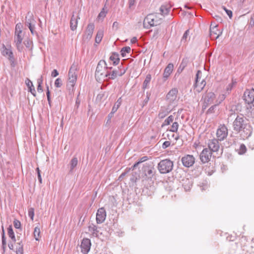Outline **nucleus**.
<instances>
[{
    "label": "nucleus",
    "mask_w": 254,
    "mask_h": 254,
    "mask_svg": "<svg viewBox=\"0 0 254 254\" xmlns=\"http://www.w3.org/2000/svg\"><path fill=\"white\" fill-rule=\"evenodd\" d=\"M233 129L240 133L241 137L245 139L251 135L252 129L248 121L243 115H237L233 123Z\"/></svg>",
    "instance_id": "obj_1"
},
{
    "label": "nucleus",
    "mask_w": 254,
    "mask_h": 254,
    "mask_svg": "<svg viewBox=\"0 0 254 254\" xmlns=\"http://www.w3.org/2000/svg\"><path fill=\"white\" fill-rule=\"evenodd\" d=\"M109 67L105 61L100 60L97 64L95 71V76L96 79L105 80L107 75Z\"/></svg>",
    "instance_id": "obj_2"
},
{
    "label": "nucleus",
    "mask_w": 254,
    "mask_h": 254,
    "mask_svg": "<svg viewBox=\"0 0 254 254\" xmlns=\"http://www.w3.org/2000/svg\"><path fill=\"white\" fill-rule=\"evenodd\" d=\"M77 65L76 64H72L68 72V79L66 87L69 92H73L74 86L77 79V73L76 72Z\"/></svg>",
    "instance_id": "obj_3"
},
{
    "label": "nucleus",
    "mask_w": 254,
    "mask_h": 254,
    "mask_svg": "<svg viewBox=\"0 0 254 254\" xmlns=\"http://www.w3.org/2000/svg\"><path fill=\"white\" fill-rule=\"evenodd\" d=\"M160 14L151 13L147 15L143 21V26L145 28H149L151 26H157L160 24L161 17H159Z\"/></svg>",
    "instance_id": "obj_4"
},
{
    "label": "nucleus",
    "mask_w": 254,
    "mask_h": 254,
    "mask_svg": "<svg viewBox=\"0 0 254 254\" xmlns=\"http://www.w3.org/2000/svg\"><path fill=\"white\" fill-rule=\"evenodd\" d=\"M173 162L169 159L161 160L158 164V169L161 174H167L173 169Z\"/></svg>",
    "instance_id": "obj_5"
},
{
    "label": "nucleus",
    "mask_w": 254,
    "mask_h": 254,
    "mask_svg": "<svg viewBox=\"0 0 254 254\" xmlns=\"http://www.w3.org/2000/svg\"><path fill=\"white\" fill-rule=\"evenodd\" d=\"M126 71V69L124 68L122 69L119 67L113 68L112 67H109L106 79H115L118 76L124 75Z\"/></svg>",
    "instance_id": "obj_6"
},
{
    "label": "nucleus",
    "mask_w": 254,
    "mask_h": 254,
    "mask_svg": "<svg viewBox=\"0 0 254 254\" xmlns=\"http://www.w3.org/2000/svg\"><path fill=\"white\" fill-rule=\"evenodd\" d=\"M202 72L200 70H198L196 74L195 82L194 84V88L196 91L200 92L202 90L206 85V82L204 79L201 80Z\"/></svg>",
    "instance_id": "obj_7"
},
{
    "label": "nucleus",
    "mask_w": 254,
    "mask_h": 254,
    "mask_svg": "<svg viewBox=\"0 0 254 254\" xmlns=\"http://www.w3.org/2000/svg\"><path fill=\"white\" fill-rule=\"evenodd\" d=\"M21 27V24H17L15 26L14 42L17 48L20 45L23 40V35Z\"/></svg>",
    "instance_id": "obj_8"
},
{
    "label": "nucleus",
    "mask_w": 254,
    "mask_h": 254,
    "mask_svg": "<svg viewBox=\"0 0 254 254\" xmlns=\"http://www.w3.org/2000/svg\"><path fill=\"white\" fill-rule=\"evenodd\" d=\"M36 21L33 18V15L30 12H28L25 17V25L28 27L31 33L34 34Z\"/></svg>",
    "instance_id": "obj_9"
},
{
    "label": "nucleus",
    "mask_w": 254,
    "mask_h": 254,
    "mask_svg": "<svg viewBox=\"0 0 254 254\" xmlns=\"http://www.w3.org/2000/svg\"><path fill=\"white\" fill-rule=\"evenodd\" d=\"M228 135V128L224 125H221L218 128L216 136L219 141L224 140Z\"/></svg>",
    "instance_id": "obj_10"
},
{
    "label": "nucleus",
    "mask_w": 254,
    "mask_h": 254,
    "mask_svg": "<svg viewBox=\"0 0 254 254\" xmlns=\"http://www.w3.org/2000/svg\"><path fill=\"white\" fill-rule=\"evenodd\" d=\"M212 156V152L208 148H204L200 153L199 157L202 163H207L210 161Z\"/></svg>",
    "instance_id": "obj_11"
},
{
    "label": "nucleus",
    "mask_w": 254,
    "mask_h": 254,
    "mask_svg": "<svg viewBox=\"0 0 254 254\" xmlns=\"http://www.w3.org/2000/svg\"><path fill=\"white\" fill-rule=\"evenodd\" d=\"M143 171L144 175L148 179H152L156 172L154 167L148 164L144 165Z\"/></svg>",
    "instance_id": "obj_12"
},
{
    "label": "nucleus",
    "mask_w": 254,
    "mask_h": 254,
    "mask_svg": "<svg viewBox=\"0 0 254 254\" xmlns=\"http://www.w3.org/2000/svg\"><path fill=\"white\" fill-rule=\"evenodd\" d=\"M244 100L248 104H251L254 101V89H247L244 94Z\"/></svg>",
    "instance_id": "obj_13"
},
{
    "label": "nucleus",
    "mask_w": 254,
    "mask_h": 254,
    "mask_svg": "<svg viewBox=\"0 0 254 254\" xmlns=\"http://www.w3.org/2000/svg\"><path fill=\"white\" fill-rule=\"evenodd\" d=\"M183 165L187 168L192 166L195 162V158L191 155H186L181 159Z\"/></svg>",
    "instance_id": "obj_14"
},
{
    "label": "nucleus",
    "mask_w": 254,
    "mask_h": 254,
    "mask_svg": "<svg viewBox=\"0 0 254 254\" xmlns=\"http://www.w3.org/2000/svg\"><path fill=\"white\" fill-rule=\"evenodd\" d=\"M106 217V212L104 207L98 209L96 213V222L97 224H101L104 222Z\"/></svg>",
    "instance_id": "obj_15"
},
{
    "label": "nucleus",
    "mask_w": 254,
    "mask_h": 254,
    "mask_svg": "<svg viewBox=\"0 0 254 254\" xmlns=\"http://www.w3.org/2000/svg\"><path fill=\"white\" fill-rule=\"evenodd\" d=\"M208 149L211 152H217L219 150L220 145L219 140L216 138L210 139L208 142Z\"/></svg>",
    "instance_id": "obj_16"
},
{
    "label": "nucleus",
    "mask_w": 254,
    "mask_h": 254,
    "mask_svg": "<svg viewBox=\"0 0 254 254\" xmlns=\"http://www.w3.org/2000/svg\"><path fill=\"white\" fill-rule=\"evenodd\" d=\"M95 25L93 23H91L88 24L85 33L83 35V39L84 40H89L92 36Z\"/></svg>",
    "instance_id": "obj_17"
},
{
    "label": "nucleus",
    "mask_w": 254,
    "mask_h": 254,
    "mask_svg": "<svg viewBox=\"0 0 254 254\" xmlns=\"http://www.w3.org/2000/svg\"><path fill=\"white\" fill-rule=\"evenodd\" d=\"M91 245V242L89 239H83L81 244L82 253L84 254H87L90 251Z\"/></svg>",
    "instance_id": "obj_18"
},
{
    "label": "nucleus",
    "mask_w": 254,
    "mask_h": 254,
    "mask_svg": "<svg viewBox=\"0 0 254 254\" xmlns=\"http://www.w3.org/2000/svg\"><path fill=\"white\" fill-rule=\"evenodd\" d=\"M178 92L177 88L172 89L166 95L167 101L170 103H173L177 98Z\"/></svg>",
    "instance_id": "obj_19"
},
{
    "label": "nucleus",
    "mask_w": 254,
    "mask_h": 254,
    "mask_svg": "<svg viewBox=\"0 0 254 254\" xmlns=\"http://www.w3.org/2000/svg\"><path fill=\"white\" fill-rule=\"evenodd\" d=\"M221 33L222 32L218 30L217 25L211 24L210 27V36L212 39L218 38Z\"/></svg>",
    "instance_id": "obj_20"
},
{
    "label": "nucleus",
    "mask_w": 254,
    "mask_h": 254,
    "mask_svg": "<svg viewBox=\"0 0 254 254\" xmlns=\"http://www.w3.org/2000/svg\"><path fill=\"white\" fill-rule=\"evenodd\" d=\"M174 65L170 63L165 67L163 73V78L166 80L170 75L173 70Z\"/></svg>",
    "instance_id": "obj_21"
},
{
    "label": "nucleus",
    "mask_w": 254,
    "mask_h": 254,
    "mask_svg": "<svg viewBox=\"0 0 254 254\" xmlns=\"http://www.w3.org/2000/svg\"><path fill=\"white\" fill-rule=\"evenodd\" d=\"M2 54L3 56L7 58L12 63L14 62L13 53L10 49L6 48L3 46V49L2 51Z\"/></svg>",
    "instance_id": "obj_22"
},
{
    "label": "nucleus",
    "mask_w": 254,
    "mask_h": 254,
    "mask_svg": "<svg viewBox=\"0 0 254 254\" xmlns=\"http://www.w3.org/2000/svg\"><path fill=\"white\" fill-rule=\"evenodd\" d=\"M215 98V94L213 92H209L206 94V97L204 99V102L206 104L209 105L213 103Z\"/></svg>",
    "instance_id": "obj_23"
},
{
    "label": "nucleus",
    "mask_w": 254,
    "mask_h": 254,
    "mask_svg": "<svg viewBox=\"0 0 254 254\" xmlns=\"http://www.w3.org/2000/svg\"><path fill=\"white\" fill-rule=\"evenodd\" d=\"M77 19V17L74 16V15L72 16L70 22V27L71 30L74 31L76 29L78 23Z\"/></svg>",
    "instance_id": "obj_24"
},
{
    "label": "nucleus",
    "mask_w": 254,
    "mask_h": 254,
    "mask_svg": "<svg viewBox=\"0 0 254 254\" xmlns=\"http://www.w3.org/2000/svg\"><path fill=\"white\" fill-rule=\"evenodd\" d=\"M110 60L113 62L114 65H117L120 61L119 55L117 53H113L110 57Z\"/></svg>",
    "instance_id": "obj_25"
},
{
    "label": "nucleus",
    "mask_w": 254,
    "mask_h": 254,
    "mask_svg": "<svg viewBox=\"0 0 254 254\" xmlns=\"http://www.w3.org/2000/svg\"><path fill=\"white\" fill-rule=\"evenodd\" d=\"M183 186L186 191L189 190L192 186V182L188 179L183 180Z\"/></svg>",
    "instance_id": "obj_26"
},
{
    "label": "nucleus",
    "mask_w": 254,
    "mask_h": 254,
    "mask_svg": "<svg viewBox=\"0 0 254 254\" xmlns=\"http://www.w3.org/2000/svg\"><path fill=\"white\" fill-rule=\"evenodd\" d=\"M104 35V31L102 29L99 30L97 33L96 37H95V42L97 43H99L103 38Z\"/></svg>",
    "instance_id": "obj_27"
},
{
    "label": "nucleus",
    "mask_w": 254,
    "mask_h": 254,
    "mask_svg": "<svg viewBox=\"0 0 254 254\" xmlns=\"http://www.w3.org/2000/svg\"><path fill=\"white\" fill-rule=\"evenodd\" d=\"M151 79V76L148 74L146 75L145 80L143 83L142 88L145 89L148 87V84L150 83Z\"/></svg>",
    "instance_id": "obj_28"
},
{
    "label": "nucleus",
    "mask_w": 254,
    "mask_h": 254,
    "mask_svg": "<svg viewBox=\"0 0 254 254\" xmlns=\"http://www.w3.org/2000/svg\"><path fill=\"white\" fill-rule=\"evenodd\" d=\"M78 163L77 158L73 157L70 162V170L69 172H72L74 168L77 166Z\"/></svg>",
    "instance_id": "obj_29"
},
{
    "label": "nucleus",
    "mask_w": 254,
    "mask_h": 254,
    "mask_svg": "<svg viewBox=\"0 0 254 254\" xmlns=\"http://www.w3.org/2000/svg\"><path fill=\"white\" fill-rule=\"evenodd\" d=\"M7 233L8 236L9 238L11 239L13 243H15L16 242V238L15 237V235L14 234V232L13 231L12 228L11 226H10L8 229H7Z\"/></svg>",
    "instance_id": "obj_30"
},
{
    "label": "nucleus",
    "mask_w": 254,
    "mask_h": 254,
    "mask_svg": "<svg viewBox=\"0 0 254 254\" xmlns=\"http://www.w3.org/2000/svg\"><path fill=\"white\" fill-rule=\"evenodd\" d=\"M122 102V98H119L112 108L113 112H116L121 105Z\"/></svg>",
    "instance_id": "obj_31"
},
{
    "label": "nucleus",
    "mask_w": 254,
    "mask_h": 254,
    "mask_svg": "<svg viewBox=\"0 0 254 254\" xmlns=\"http://www.w3.org/2000/svg\"><path fill=\"white\" fill-rule=\"evenodd\" d=\"M17 244L18 246L16 247L15 251L16 254H23V248L21 241L17 243Z\"/></svg>",
    "instance_id": "obj_32"
},
{
    "label": "nucleus",
    "mask_w": 254,
    "mask_h": 254,
    "mask_svg": "<svg viewBox=\"0 0 254 254\" xmlns=\"http://www.w3.org/2000/svg\"><path fill=\"white\" fill-rule=\"evenodd\" d=\"M160 11L161 12V15L162 16H164L169 13V8H167L165 5H162L160 8Z\"/></svg>",
    "instance_id": "obj_33"
},
{
    "label": "nucleus",
    "mask_w": 254,
    "mask_h": 254,
    "mask_svg": "<svg viewBox=\"0 0 254 254\" xmlns=\"http://www.w3.org/2000/svg\"><path fill=\"white\" fill-rule=\"evenodd\" d=\"M130 48L128 46L123 47L121 51V54L123 57H126L127 53H129Z\"/></svg>",
    "instance_id": "obj_34"
},
{
    "label": "nucleus",
    "mask_w": 254,
    "mask_h": 254,
    "mask_svg": "<svg viewBox=\"0 0 254 254\" xmlns=\"http://www.w3.org/2000/svg\"><path fill=\"white\" fill-rule=\"evenodd\" d=\"M174 120V117L172 115L169 116L165 121L162 125V127L164 126H167L172 123Z\"/></svg>",
    "instance_id": "obj_35"
},
{
    "label": "nucleus",
    "mask_w": 254,
    "mask_h": 254,
    "mask_svg": "<svg viewBox=\"0 0 254 254\" xmlns=\"http://www.w3.org/2000/svg\"><path fill=\"white\" fill-rule=\"evenodd\" d=\"M40 235V229L38 227H36L34 231V236L36 241L39 240V237Z\"/></svg>",
    "instance_id": "obj_36"
},
{
    "label": "nucleus",
    "mask_w": 254,
    "mask_h": 254,
    "mask_svg": "<svg viewBox=\"0 0 254 254\" xmlns=\"http://www.w3.org/2000/svg\"><path fill=\"white\" fill-rule=\"evenodd\" d=\"M89 231L92 232L93 234L97 235L98 231L97 230V227L93 224L89 226Z\"/></svg>",
    "instance_id": "obj_37"
},
{
    "label": "nucleus",
    "mask_w": 254,
    "mask_h": 254,
    "mask_svg": "<svg viewBox=\"0 0 254 254\" xmlns=\"http://www.w3.org/2000/svg\"><path fill=\"white\" fill-rule=\"evenodd\" d=\"M1 243H2V247L3 251V253H4L6 249V239L4 236V231L3 230V234L1 237Z\"/></svg>",
    "instance_id": "obj_38"
},
{
    "label": "nucleus",
    "mask_w": 254,
    "mask_h": 254,
    "mask_svg": "<svg viewBox=\"0 0 254 254\" xmlns=\"http://www.w3.org/2000/svg\"><path fill=\"white\" fill-rule=\"evenodd\" d=\"M179 127V124L177 122H174L171 126L170 130L173 132H177Z\"/></svg>",
    "instance_id": "obj_39"
},
{
    "label": "nucleus",
    "mask_w": 254,
    "mask_h": 254,
    "mask_svg": "<svg viewBox=\"0 0 254 254\" xmlns=\"http://www.w3.org/2000/svg\"><path fill=\"white\" fill-rule=\"evenodd\" d=\"M107 12H105L104 11V8H103L102 10V11L99 13L98 16V19L99 20H103V19L105 18V17L106 15Z\"/></svg>",
    "instance_id": "obj_40"
},
{
    "label": "nucleus",
    "mask_w": 254,
    "mask_h": 254,
    "mask_svg": "<svg viewBox=\"0 0 254 254\" xmlns=\"http://www.w3.org/2000/svg\"><path fill=\"white\" fill-rule=\"evenodd\" d=\"M42 82H43V79H42V77L41 78L38 79L37 83L38 84V85L37 87V91H38V92H39L40 93L42 92V91H43L42 87L41 86Z\"/></svg>",
    "instance_id": "obj_41"
},
{
    "label": "nucleus",
    "mask_w": 254,
    "mask_h": 254,
    "mask_svg": "<svg viewBox=\"0 0 254 254\" xmlns=\"http://www.w3.org/2000/svg\"><path fill=\"white\" fill-rule=\"evenodd\" d=\"M28 216L30 218L31 220H33L34 216V209L32 207L29 208L28 209Z\"/></svg>",
    "instance_id": "obj_42"
},
{
    "label": "nucleus",
    "mask_w": 254,
    "mask_h": 254,
    "mask_svg": "<svg viewBox=\"0 0 254 254\" xmlns=\"http://www.w3.org/2000/svg\"><path fill=\"white\" fill-rule=\"evenodd\" d=\"M63 84V81L60 78H58L56 79L55 81V86L57 88H60L62 86Z\"/></svg>",
    "instance_id": "obj_43"
},
{
    "label": "nucleus",
    "mask_w": 254,
    "mask_h": 254,
    "mask_svg": "<svg viewBox=\"0 0 254 254\" xmlns=\"http://www.w3.org/2000/svg\"><path fill=\"white\" fill-rule=\"evenodd\" d=\"M190 34V31L189 30H187L185 31V33L184 34L183 37L182 38V42H186L188 40V36Z\"/></svg>",
    "instance_id": "obj_44"
},
{
    "label": "nucleus",
    "mask_w": 254,
    "mask_h": 254,
    "mask_svg": "<svg viewBox=\"0 0 254 254\" xmlns=\"http://www.w3.org/2000/svg\"><path fill=\"white\" fill-rule=\"evenodd\" d=\"M246 150L247 148L246 146L244 144H242L240 146L239 153L240 154H243L246 152Z\"/></svg>",
    "instance_id": "obj_45"
},
{
    "label": "nucleus",
    "mask_w": 254,
    "mask_h": 254,
    "mask_svg": "<svg viewBox=\"0 0 254 254\" xmlns=\"http://www.w3.org/2000/svg\"><path fill=\"white\" fill-rule=\"evenodd\" d=\"M225 98V95L224 94L220 95L218 97V100H217V105L220 104Z\"/></svg>",
    "instance_id": "obj_46"
},
{
    "label": "nucleus",
    "mask_w": 254,
    "mask_h": 254,
    "mask_svg": "<svg viewBox=\"0 0 254 254\" xmlns=\"http://www.w3.org/2000/svg\"><path fill=\"white\" fill-rule=\"evenodd\" d=\"M160 31V30L159 29L155 30L152 36V38L154 39H156L158 37Z\"/></svg>",
    "instance_id": "obj_47"
},
{
    "label": "nucleus",
    "mask_w": 254,
    "mask_h": 254,
    "mask_svg": "<svg viewBox=\"0 0 254 254\" xmlns=\"http://www.w3.org/2000/svg\"><path fill=\"white\" fill-rule=\"evenodd\" d=\"M187 65V60L183 59L182 62L181 63L179 67V70L181 68V70H182Z\"/></svg>",
    "instance_id": "obj_48"
},
{
    "label": "nucleus",
    "mask_w": 254,
    "mask_h": 254,
    "mask_svg": "<svg viewBox=\"0 0 254 254\" xmlns=\"http://www.w3.org/2000/svg\"><path fill=\"white\" fill-rule=\"evenodd\" d=\"M14 226L16 229H19L20 228L21 223L19 221L17 220H15L13 222Z\"/></svg>",
    "instance_id": "obj_49"
},
{
    "label": "nucleus",
    "mask_w": 254,
    "mask_h": 254,
    "mask_svg": "<svg viewBox=\"0 0 254 254\" xmlns=\"http://www.w3.org/2000/svg\"><path fill=\"white\" fill-rule=\"evenodd\" d=\"M28 88H29V91H30L34 96H36V92L34 88V86L33 85V86H31L30 87H29Z\"/></svg>",
    "instance_id": "obj_50"
},
{
    "label": "nucleus",
    "mask_w": 254,
    "mask_h": 254,
    "mask_svg": "<svg viewBox=\"0 0 254 254\" xmlns=\"http://www.w3.org/2000/svg\"><path fill=\"white\" fill-rule=\"evenodd\" d=\"M36 171L37 172L38 180H39L40 183L41 184L42 183V177H41V174H40V170H39V168H37Z\"/></svg>",
    "instance_id": "obj_51"
},
{
    "label": "nucleus",
    "mask_w": 254,
    "mask_h": 254,
    "mask_svg": "<svg viewBox=\"0 0 254 254\" xmlns=\"http://www.w3.org/2000/svg\"><path fill=\"white\" fill-rule=\"evenodd\" d=\"M167 115V113L165 111L160 112L158 114V117L160 119L164 118Z\"/></svg>",
    "instance_id": "obj_52"
},
{
    "label": "nucleus",
    "mask_w": 254,
    "mask_h": 254,
    "mask_svg": "<svg viewBox=\"0 0 254 254\" xmlns=\"http://www.w3.org/2000/svg\"><path fill=\"white\" fill-rule=\"evenodd\" d=\"M136 0H128L129 7L131 8L135 4Z\"/></svg>",
    "instance_id": "obj_53"
},
{
    "label": "nucleus",
    "mask_w": 254,
    "mask_h": 254,
    "mask_svg": "<svg viewBox=\"0 0 254 254\" xmlns=\"http://www.w3.org/2000/svg\"><path fill=\"white\" fill-rule=\"evenodd\" d=\"M25 83L28 88L30 87L31 86H33V85L31 81L28 78H27L25 80Z\"/></svg>",
    "instance_id": "obj_54"
},
{
    "label": "nucleus",
    "mask_w": 254,
    "mask_h": 254,
    "mask_svg": "<svg viewBox=\"0 0 254 254\" xmlns=\"http://www.w3.org/2000/svg\"><path fill=\"white\" fill-rule=\"evenodd\" d=\"M171 144V142L169 141H165L162 144V148L163 149H165L167 147H169Z\"/></svg>",
    "instance_id": "obj_55"
},
{
    "label": "nucleus",
    "mask_w": 254,
    "mask_h": 254,
    "mask_svg": "<svg viewBox=\"0 0 254 254\" xmlns=\"http://www.w3.org/2000/svg\"><path fill=\"white\" fill-rule=\"evenodd\" d=\"M58 75L59 72L57 69H54L51 73V76L53 77H55L57 76Z\"/></svg>",
    "instance_id": "obj_56"
},
{
    "label": "nucleus",
    "mask_w": 254,
    "mask_h": 254,
    "mask_svg": "<svg viewBox=\"0 0 254 254\" xmlns=\"http://www.w3.org/2000/svg\"><path fill=\"white\" fill-rule=\"evenodd\" d=\"M249 25L251 27L254 26V13L251 18Z\"/></svg>",
    "instance_id": "obj_57"
},
{
    "label": "nucleus",
    "mask_w": 254,
    "mask_h": 254,
    "mask_svg": "<svg viewBox=\"0 0 254 254\" xmlns=\"http://www.w3.org/2000/svg\"><path fill=\"white\" fill-rule=\"evenodd\" d=\"M218 105H217V104H215L213 106H212L208 110V112L210 113H211L213 112L214 108H215L216 107V106H217Z\"/></svg>",
    "instance_id": "obj_58"
},
{
    "label": "nucleus",
    "mask_w": 254,
    "mask_h": 254,
    "mask_svg": "<svg viewBox=\"0 0 254 254\" xmlns=\"http://www.w3.org/2000/svg\"><path fill=\"white\" fill-rule=\"evenodd\" d=\"M148 157H147V156H143V157H141V158L139 159V162H140V163H141L144 162H145V161L147 160H148Z\"/></svg>",
    "instance_id": "obj_59"
},
{
    "label": "nucleus",
    "mask_w": 254,
    "mask_h": 254,
    "mask_svg": "<svg viewBox=\"0 0 254 254\" xmlns=\"http://www.w3.org/2000/svg\"><path fill=\"white\" fill-rule=\"evenodd\" d=\"M233 84L234 83L232 82L228 85V86L226 88V90L227 91H230L231 90V89L233 88Z\"/></svg>",
    "instance_id": "obj_60"
},
{
    "label": "nucleus",
    "mask_w": 254,
    "mask_h": 254,
    "mask_svg": "<svg viewBox=\"0 0 254 254\" xmlns=\"http://www.w3.org/2000/svg\"><path fill=\"white\" fill-rule=\"evenodd\" d=\"M130 169H129L127 172H125L123 173L119 177V179L121 180L122 178H123L128 173V172L130 170Z\"/></svg>",
    "instance_id": "obj_61"
},
{
    "label": "nucleus",
    "mask_w": 254,
    "mask_h": 254,
    "mask_svg": "<svg viewBox=\"0 0 254 254\" xmlns=\"http://www.w3.org/2000/svg\"><path fill=\"white\" fill-rule=\"evenodd\" d=\"M112 27H113V28L117 29L119 27V23L116 21L114 22L113 24Z\"/></svg>",
    "instance_id": "obj_62"
},
{
    "label": "nucleus",
    "mask_w": 254,
    "mask_h": 254,
    "mask_svg": "<svg viewBox=\"0 0 254 254\" xmlns=\"http://www.w3.org/2000/svg\"><path fill=\"white\" fill-rule=\"evenodd\" d=\"M226 12L230 18L232 17V11L230 10H226Z\"/></svg>",
    "instance_id": "obj_63"
},
{
    "label": "nucleus",
    "mask_w": 254,
    "mask_h": 254,
    "mask_svg": "<svg viewBox=\"0 0 254 254\" xmlns=\"http://www.w3.org/2000/svg\"><path fill=\"white\" fill-rule=\"evenodd\" d=\"M115 112H113V111L112 110L111 112L108 115V122L110 121V120L111 119V118L113 117V115L115 113Z\"/></svg>",
    "instance_id": "obj_64"
}]
</instances>
